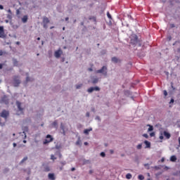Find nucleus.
I'll return each instance as SVG.
<instances>
[{
	"label": "nucleus",
	"instance_id": "f257e3e1",
	"mask_svg": "<svg viewBox=\"0 0 180 180\" xmlns=\"http://www.w3.org/2000/svg\"><path fill=\"white\" fill-rule=\"evenodd\" d=\"M130 43L134 46H141V40L136 34H132L130 37Z\"/></svg>",
	"mask_w": 180,
	"mask_h": 180
},
{
	"label": "nucleus",
	"instance_id": "f03ea898",
	"mask_svg": "<svg viewBox=\"0 0 180 180\" xmlns=\"http://www.w3.org/2000/svg\"><path fill=\"white\" fill-rule=\"evenodd\" d=\"M96 73L103 74V75H105V77H106V75H108V67L103 66L101 69L96 70Z\"/></svg>",
	"mask_w": 180,
	"mask_h": 180
},
{
	"label": "nucleus",
	"instance_id": "7ed1b4c3",
	"mask_svg": "<svg viewBox=\"0 0 180 180\" xmlns=\"http://www.w3.org/2000/svg\"><path fill=\"white\" fill-rule=\"evenodd\" d=\"M13 85L14 86H18L20 85V77H19V76L13 77Z\"/></svg>",
	"mask_w": 180,
	"mask_h": 180
},
{
	"label": "nucleus",
	"instance_id": "20e7f679",
	"mask_svg": "<svg viewBox=\"0 0 180 180\" xmlns=\"http://www.w3.org/2000/svg\"><path fill=\"white\" fill-rule=\"evenodd\" d=\"M0 116L1 117H4V119L6 120V119H8V117H9V111L6 110H3Z\"/></svg>",
	"mask_w": 180,
	"mask_h": 180
},
{
	"label": "nucleus",
	"instance_id": "39448f33",
	"mask_svg": "<svg viewBox=\"0 0 180 180\" xmlns=\"http://www.w3.org/2000/svg\"><path fill=\"white\" fill-rule=\"evenodd\" d=\"M0 103H5V105H9V98H8V96H4L1 97L0 100Z\"/></svg>",
	"mask_w": 180,
	"mask_h": 180
},
{
	"label": "nucleus",
	"instance_id": "423d86ee",
	"mask_svg": "<svg viewBox=\"0 0 180 180\" xmlns=\"http://www.w3.org/2000/svg\"><path fill=\"white\" fill-rule=\"evenodd\" d=\"M53 140H54L53 139V136H51V135H50V134H48L46 136V139H45L44 141V144H49V143H51V141H53Z\"/></svg>",
	"mask_w": 180,
	"mask_h": 180
},
{
	"label": "nucleus",
	"instance_id": "0eeeda50",
	"mask_svg": "<svg viewBox=\"0 0 180 180\" xmlns=\"http://www.w3.org/2000/svg\"><path fill=\"white\" fill-rule=\"evenodd\" d=\"M6 37V34H5V30L4 29V26H0V39H5Z\"/></svg>",
	"mask_w": 180,
	"mask_h": 180
},
{
	"label": "nucleus",
	"instance_id": "6e6552de",
	"mask_svg": "<svg viewBox=\"0 0 180 180\" xmlns=\"http://www.w3.org/2000/svg\"><path fill=\"white\" fill-rule=\"evenodd\" d=\"M94 91H101V88L98 86H95V87H90L87 89V92H89V94H92Z\"/></svg>",
	"mask_w": 180,
	"mask_h": 180
},
{
	"label": "nucleus",
	"instance_id": "1a4fd4ad",
	"mask_svg": "<svg viewBox=\"0 0 180 180\" xmlns=\"http://www.w3.org/2000/svg\"><path fill=\"white\" fill-rule=\"evenodd\" d=\"M62 54H63V51H61V49H58L55 51L54 56L56 57V58H60Z\"/></svg>",
	"mask_w": 180,
	"mask_h": 180
},
{
	"label": "nucleus",
	"instance_id": "9d476101",
	"mask_svg": "<svg viewBox=\"0 0 180 180\" xmlns=\"http://www.w3.org/2000/svg\"><path fill=\"white\" fill-rule=\"evenodd\" d=\"M162 134L167 140L171 139V134H169L168 131H164Z\"/></svg>",
	"mask_w": 180,
	"mask_h": 180
},
{
	"label": "nucleus",
	"instance_id": "9b49d317",
	"mask_svg": "<svg viewBox=\"0 0 180 180\" xmlns=\"http://www.w3.org/2000/svg\"><path fill=\"white\" fill-rule=\"evenodd\" d=\"M28 19H29V16H27V15H25L21 18V20L22 23H27Z\"/></svg>",
	"mask_w": 180,
	"mask_h": 180
},
{
	"label": "nucleus",
	"instance_id": "f8f14e48",
	"mask_svg": "<svg viewBox=\"0 0 180 180\" xmlns=\"http://www.w3.org/2000/svg\"><path fill=\"white\" fill-rule=\"evenodd\" d=\"M111 61L112 63H115V64H117V63H120V59L117 58V57H112L111 59Z\"/></svg>",
	"mask_w": 180,
	"mask_h": 180
},
{
	"label": "nucleus",
	"instance_id": "ddd939ff",
	"mask_svg": "<svg viewBox=\"0 0 180 180\" xmlns=\"http://www.w3.org/2000/svg\"><path fill=\"white\" fill-rule=\"evenodd\" d=\"M16 105H17V106H18V108L19 109V111L20 112H22L23 111V108H22V107H21L22 103L20 102H19V101H17L16 102Z\"/></svg>",
	"mask_w": 180,
	"mask_h": 180
},
{
	"label": "nucleus",
	"instance_id": "4468645a",
	"mask_svg": "<svg viewBox=\"0 0 180 180\" xmlns=\"http://www.w3.org/2000/svg\"><path fill=\"white\" fill-rule=\"evenodd\" d=\"M49 179L54 180L56 179V176H54V174L49 173L48 175Z\"/></svg>",
	"mask_w": 180,
	"mask_h": 180
},
{
	"label": "nucleus",
	"instance_id": "2eb2a0df",
	"mask_svg": "<svg viewBox=\"0 0 180 180\" xmlns=\"http://www.w3.org/2000/svg\"><path fill=\"white\" fill-rule=\"evenodd\" d=\"M50 23V20H49V18L45 17L43 18V24Z\"/></svg>",
	"mask_w": 180,
	"mask_h": 180
},
{
	"label": "nucleus",
	"instance_id": "dca6fc26",
	"mask_svg": "<svg viewBox=\"0 0 180 180\" xmlns=\"http://www.w3.org/2000/svg\"><path fill=\"white\" fill-rule=\"evenodd\" d=\"M144 144H146V148H150L151 147V143L148 141H145Z\"/></svg>",
	"mask_w": 180,
	"mask_h": 180
},
{
	"label": "nucleus",
	"instance_id": "f3484780",
	"mask_svg": "<svg viewBox=\"0 0 180 180\" xmlns=\"http://www.w3.org/2000/svg\"><path fill=\"white\" fill-rule=\"evenodd\" d=\"M60 129L63 130V133L64 136L65 135V127L64 126V124L61 123L60 124Z\"/></svg>",
	"mask_w": 180,
	"mask_h": 180
},
{
	"label": "nucleus",
	"instance_id": "a211bd4d",
	"mask_svg": "<svg viewBox=\"0 0 180 180\" xmlns=\"http://www.w3.org/2000/svg\"><path fill=\"white\" fill-rule=\"evenodd\" d=\"M89 131H92V128L84 129V134L88 135L89 134Z\"/></svg>",
	"mask_w": 180,
	"mask_h": 180
},
{
	"label": "nucleus",
	"instance_id": "6ab92c4d",
	"mask_svg": "<svg viewBox=\"0 0 180 180\" xmlns=\"http://www.w3.org/2000/svg\"><path fill=\"white\" fill-rule=\"evenodd\" d=\"M170 161H172V162H175V161H176V156L175 155L171 156Z\"/></svg>",
	"mask_w": 180,
	"mask_h": 180
},
{
	"label": "nucleus",
	"instance_id": "aec40b11",
	"mask_svg": "<svg viewBox=\"0 0 180 180\" xmlns=\"http://www.w3.org/2000/svg\"><path fill=\"white\" fill-rule=\"evenodd\" d=\"M89 20H93V22H96V17L95 16H89Z\"/></svg>",
	"mask_w": 180,
	"mask_h": 180
},
{
	"label": "nucleus",
	"instance_id": "412c9836",
	"mask_svg": "<svg viewBox=\"0 0 180 180\" xmlns=\"http://www.w3.org/2000/svg\"><path fill=\"white\" fill-rule=\"evenodd\" d=\"M98 82H99V79L94 78L92 80V84H98Z\"/></svg>",
	"mask_w": 180,
	"mask_h": 180
},
{
	"label": "nucleus",
	"instance_id": "4be33fe9",
	"mask_svg": "<svg viewBox=\"0 0 180 180\" xmlns=\"http://www.w3.org/2000/svg\"><path fill=\"white\" fill-rule=\"evenodd\" d=\"M148 126H149V128L148 129V131H153V130H154V127H153V125L148 124Z\"/></svg>",
	"mask_w": 180,
	"mask_h": 180
},
{
	"label": "nucleus",
	"instance_id": "5701e85b",
	"mask_svg": "<svg viewBox=\"0 0 180 180\" xmlns=\"http://www.w3.org/2000/svg\"><path fill=\"white\" fill-rule=\"evenodd\" d=\"M127 179H131V174L128 173L126 174Z\"/></svg>",
	"mask_w": 180,
	"mask_h": 180
},
{
	"label": "nucleus",
	"instance_id": "b1692460",
	"mask_svg": "<svg viewBox=\"0 0 180 180\" xmlns=\"http://www.w3.org/2000/svg\"><path fill=\"white\" fill-rule=\"evenodd\" d=\"M107 17L108 18V19L112 20V15H110V13H109V11L107 12Z\"/></svg>",
	"mask_w": 180,
	"mask_h": 180
},
{
	"label": "nucleus",
	"instance_id": "393cba45",
	"mask_svg": "<svg viewBox=\"0 0 180 180\" xmlns=\"http://www.w3.org/2000/svg\"><path fill=\"white\" fill-rule=\"evenodd\" d=\"M76 146H81V139L79 138L76 141Z\"/></svg>",
	"mask_w": 180,
	"mask_h": 180
},
{
	"label": "nucleus",
	"instance_id": "a878e982",
	"mask_svg": "<svg viewBox=\"0 0 180 180\" xmlns=\"http://www.w3.org/2000/svg\"><path fill=\"white\" fill-rule=\"evenodd\" d=\"M159 139H160V140H164V134H162V132H160Z\"/></svg>",
	"mask_w": 180,
	"mask_h": 180
},
{
	"label": "nucleus",
	"instance_id": "bb28decb",
	"mask_svg": "<svg viewBox=\"0 0 180 180\" xmlns=\"http://www.w3.org/2000/svg\"><path fill=\"white\" fill-rule=\"evenodd\" d=\"M138 179L143 180L144 179V176H143L142 174L139 175L138 176Z\"/></svg>",
	"mask_w": 180,
	"mask_h": 180
},
{
	"label": "nucleus",
	"instance_id": "cd10ccee",
	"mask_svg": "<svg viewBox=\"0 0 180 180\" xmlns=\"http://www.w3.org/2000/svg\"><path fill=\"white\" fill-rule=\"evenodd\" d=\"M167 41H171V40H172V37H171V35H168L167 37Z\"/></svg>",
	"mask_w": 180,
	"mask_h": 180
},
{
	"label": "nucleus",
	"instance_id": "c85d7f7f",
	"mask_svg": "<svg viewBox=\"0 0 180 180\" xmlns=\"http://www.w3.org/2000/svg\"><path fill=\"white\" fill-rule=\"evenodd\" d=\"M58 124V123L57 122V121H54V122L52 123V126H53V127H57Z\"/></svg>",
	"mask_w": 180,
	"mask_h": 180
},
{
	"label": "nucleus",
	"instance_id": "c756f323",
	"mask_svg": "<svg viewBox=\"0 0 180 180\" xmlns=\"http://www.w3.org/2000/svg\"><path fill=\"white\" fill-rule=\"evenodd\" d=\"M7 19L12 20V14H8L6 16Z\"/></svg>",
	"mask_w": 180,
	"mask_h": 180
},
{
	"label": "nucleus",
	"instance_id": "7c9ffc66",
	"mask_svg": "<svg viewBox=\"0 0 180 180\" xmlns=\"http://www.w3.org/2000/svg\"><path fill=\"white\" fill-rule=\"evenodd\" d=\"M82 87V84L76 85V89H79Z\"/></svg>",
	"mask_w": 180,
	"mask_h": 180
},
{
	"label": "nucleus",
	"instance_id": "2f4dec72",
	"mask_svg": "<svg viewBox=\"0 0 180 180\" xmlns=\"http://www.w3.org/2000/svg\"><path fill=\"white\" fill-rule=\"evenodd\" d=\"M51 160H53L54 161V160H57V158L54 157V155H51Z\"/></svg>",
	"mask_w": 180,
	"mask_h": 180
},
{
	"label": "nucleus",
	"instance_id": "473e14b6",
	"mask_svg": "<svg viewBox=\"0 0 180 180\" xmlns=\"http://www.w3.org/2000/svg\"><path fill=\"white\" fill-rule=\"evenodd\" d=\"M163 95H165V96H168V92L167 91V90L163 91Z\"/></svg>",
	"mask_w": 180,
	"mask_h": 180
},
{
	"label": "nucleus",
	"instance_id": "72a5a7b5",
	"mask_svg": "<svg viewBox=\"0 0 180 180\" xmlns=\"http://www.w3.org/2000/svg\"><path fill=\"white\" fill-rule=\"evenodd\" d=\"M141 147H142V145L141 144H139L137 146H136V148L138 150H141Z\"/></svg>",
	"mask_w": 180,
	"mask_h": 180
},
{
	"label": "nucleus",
	"instance_id": "f704fd0d",
	"mask_svg": "<svg viewBox=\"0 0 180 180\" xmlns=\"http://www.w3.org/2000/svg\"><path fill=\"white\" fill-rule=\"evenodd\" d=\"M105 155H106V154H105V152H101V157L103 158V157H105Z\"/></svg>",
	"mask_w": 180,
	"mask_h": 180
},
{
	"label": "nucleus",
	"instance_id": "c9c22d12",
	"mask_svg": "<svg viewBox=\"0 0 180 180\" xmlns=\"http://www.w3.org/2000/svg\"><path fill=\"white\" fill-rule=\"evenodd\" d=\"M30 81H32V79H30V77H27V78H26V82H30Z\"/></svg>",
	"mask_w": 180,
	"mask_h": 180
},
{
	"label": "nucleus",
	"instance_id": "e433bc0d",
	"mask_svg": "<svg viewBox=\"0 0 180 180\" xmlns=\"http://www.w3.org/2000/svg\"><path fill=\"white\" fill-rule=\"evenodd\" d=\"M23 130H25V131H29V128L27 127H24Z\"/></svg>",
	"mask_w": 180,
	"mask_h": 180
},
{
	"label": "nucleus",
	"instance_id": "4c0bfd02",
	"mask_svg": "<svg viewBox=\"0 0 180 180\" xmlns=\"http://www.w3.org/2000/svg\"><path fill=\"white\" fill-rule=\"evenodd\" d=\"M150 137H154L155 136V132H151L150 134Z\"/></svg>",
	"mask_w": 180,
	"mask_h": 180
},
{
	"label": "nucleus",
	"instance_id": "58836bf2",
	"mask_svg": "<svg viewBox=\"0 0 180 180\" xmlns=\"http://www.w3.org/2000/svg\"><path fill=\"white\" fill-rule=\"evenodd\" d=\"M27 157L24 158L22 160L21 162H25V161H27Z\"/></svg>",
	"mask_w": 180,
	"mask_h": 180
},
{
	"label": "nucleus",
	"instance_id": "ea45409f",
	"mask_svg": "<svg viewBox=\"0 0 180 180\" xmlns=\"http://www.w3.org/2000/svg\"><path fill=\"white\" fill-rule=\"evenodd\" d=\"M45 171H46V172H49V171H50V167H46L45 168Z\"/></svg>",
	"mask_w": 180,
	"mask_h": 180
},
{
	"label": "nucleus",
	"instance_id": "a19ab883",
	"mask_svg": "<svg viewBox=\"0 0 180 180\" xmlns=\"http://www.w3.org/2000/svg\"><path fill=\"white\" fill-rule=\"evenodd\" d=\"M44 29H47L49 27L47 26V24H43Z\"/></svg>",
	"mask_w": 180,
	"mask_h": 180
},
{
	"label": "nucleus",
	"instance_id": "79ce46f5",
	"mask_svg": "<svg viewBox=\"0 0 180 180\" xmlns=\"http://www.w3.org/2000/svg\"><path fill=\"white\" fill-rule=\"evenodd\" d=\"M171 29H174L175 27V24H170Z\"/></svg>",
	"mask_w": 180,
	"mask_h": 180
},
{
	"label": "nucleus",
	"instance_id": "37998d69",
	"mask_svg": "<svg viewBox=\"0 0 180 180\" xmlns=\"http://www.w3.org/2000/svg\"><path fill=\"white\" fill-rule=\"evenodd\" d=\"M20 11L19 9L16 10V15H20Z\"/></svg>",
	"mask_w": 180,
	"mask_h": 180
},
{
	"label": "nucleus",
	"instance_id": "c03bdc74",
	"mask_svg": "<svg viewBox=\"0 0 180 180\" xmlns=\"http://www.w3.org/2000/svg\"><path fill=\"white\" fill-rule=\"evenodd\" d=\"M143 136L145 137V139H147L148 137V134H144Z\"/></svg>",
	"mask_w": 180,
	"mask_h": 180
},
{
	"label": "nucleus",
	"instance_id": "a18cd8bd",
	"mask_svg": "<svg viewBox=\"0 0 180 180\" xmlns=\"http://www.w3.org/2000/svg\"><path fill=\"white\" fill-rule=\"evenodd\" d=\"M174 102H175V101L174 100V98H172V99L170 100L169 103H174Z\"/></svg>",
	"mask_w": 180,
	"mask_h": 180
},
{
	"label": "nucleus",
	"instance_id": "49530a36",
	"mask_svg": "<svg viewBox=\"0 0 180 180\" xmlns=\"http://www.w3.org/2000/svg\"><path fill=\"white\" fill-rule=\"evenodd\" d=\"M8 13L9 14L12 15V11H11V9H8Z\"/></svg>",
	"mask_w": 180,
	"mask_h": 180
},
{
	"label": "nucleus",
	"instance_id": "de8ad7c7",
	"mask_svg": "<svg viewBox=\"0 0 180 180\" xmlns=\"http://www.w3.org/2000/svg\"><path fill=\"white\" fill-rule=\"evenodd\" d=\"M13 63H14V65H16V63H18V61L15 59H14Z\"/></svg>",
	"mask_w": 180,
	"mask_h": 180
},
{
	"label": "nucleus",
	"instance_id": "09e8293b",
	"mask_svg": "<svg viewBox=\"0 0 180 180\" xmlns=\"http://www.w3.org/2000/svg\"><path fill=\"white\" fill-rule=\"evenodd\" d=\"M0 9H1V11H2L4 9V6H2V4H0Z\"/></svg>",
	"mask_w": 180,
	"mask_h": 180
},
{
	"label": "nucleus",
	"instance_id": "8fccbe9b",
	"mask_svg": "<svg viewBox=\"0 0 180 180\" xmlns=\"http://www.w3.org/2000/svg\"><path fill=\"white\" fill-rule=\"evenodd\" d=\"M4 52L2 51H0V56H4Z\"/></svg>",
	"mask_w": 180,
	"mask_h": 180
},
{
	"label": "nucleus",
	"instance_id": "3c124183",
	"mask_svg": "<svg viewBox=\"0 0 180 180\" xmlns=\"http://www.w3.org/2000/svg\"><path fill=\"white\" fill-rule=\"evenodd\" d=\"M70 20V18H68V17H66V18H65V22H68V20Z\"/></svg>",
	"mask_w": 180,
	"mask_h": 180
},
{
	"label": "nucleus",
	"instance_id": "603ef678",
	"mask_svg": "<svg viewBox=\"0 0 180 180\" xmlns=\"http://www.w3.org/2000/svg\"><path fill=\"white\" fill-rule=\"evenodd\" d=\"M129 19H131V20H133V17H131V15H128Z\"/></svg>",
	"mask_w": 180,
	"mask_h": 180
},
{
	"label": "nucleus",
	"instance_id": "864d4df0",
	"mask_svg": "<svg viewBox=\"0 0 180 180\" xmlns=\"http://www.w3.org/2000/svg\"><path fill=\"white\" fill-rule=\"evenodd\" d=\"M171 85H172V89H175V87H174V84H173V83H172V84H171Z\"/></svg>",
	"mask_w": 180,
	"mask_h": 180
},
{
	"label": "nucleus",
	"instance_id": "5fc2aeb1",
	"mask_svg": "<svg viewBox=\"0 0 180 180\" xmlns=\"http://www.w3.org/2000/svg\"><path fill=\"white\" fill-rule=\"evenodd\" d=\"M6 44H8V45L11 44V41H8V42L6 41Z\"/></svg>",
	"mask_w": 180,
	"mask_h": 180
},
{
	"label": "nucleus",
	"instance_id": "6e6d98bb",
	"mask_svg": "<svg viewBox=\"0 0 180 180\" xmlns=\"http://www.w3.org/2000/svg\"><path fill=\"white\" fill-rule=\"evenodd\" d=\"M60 164H61L62 165H65V162H61Z\"/></svg>",
	"mask_w": 180,
	"mask_h": 180
},
{
	"label": "nucleus",
	"instance_id": "4d7b16f0",
	"mask_svg": "<svg viewBox=\"0 0 180 180\" xmlns=\"http://www.w3.org/2000/svg\"><path fill=\"white\" fill-rule=\"evenodd\" d=\"M71 171H72V172L75 171V167H72V168L71 169Z\"/></svg>",
	"mask_w": 180,
	"mask_h": 180
},
{
	"label": "nucleus",
	"instance_id": "13d9d810",
	"mask_svg": "<svg viewBox=\"0 0 180 180\" xmlns=\"http://www.w3.org/2000/svg\"><path fill=\"white\" fill-rule=\"evenodd\" d=\"M86 116L87 117H89V112H86Z\"/></svg>",
	"mask_w": 180,
	"mask_h": 180
},
{
	"label": "nucleus",
	"instance_id": "bf43d9fd",
	"mask_svg": "<svg viewBox=\"0 0 180 180\" xmlns=\"http://www.w3.org/2000/svg\"><path fill=\"white\" fill-rule=\"evenodd\" d=\"M110 154H113V153H114L113 150H110Z\"/></svg>",
	"mask_w": 180,
	"mask_h": 180
},
{
	"label": "nucleus",
	"instance_id": "052dcab7",
	"mask_svg": "<svg viewBox=\"0 0 180 180\" xmlns=\"http://www.w3.org/2000/svg\"><path fill=\"white\" fill-rule=\"evenodd\" d=\"M3 65L0 63V70H2Z\"/></svg>",
	"mask_w": 180,
	"mask_h": 180
},
{
	"label": "nucleus",
	"instance_id": "680f3d73",
	"mask_svg": "<svg viewBox=\"0 0 180 180\" xmlns=\"http://www.w3.org/2000/svg\"><path fill=\"white\" fill-rule=\"evenodd\" d=\"M13 147H16L17 144L13 143Z\"/></svg>",
	"mask_w": 180,
	"mask_h": 180
},
{
	"label": "nucleus",
	"instance_id": "e2e57ef3",
	"mask_svg": "<svg viewBox=\"0 0 180 180\" xmlns=\"http://www.w3.org/2000/svg\"><path fill=\"white\" fill-rule=\"evenodd\" d=\"M81 26H84V22H80Z\"/></svg>",
	"mask_w": 180,
	"mask_h": 180
},
{
	"label": "nucleus",
	"instance_id": "0e129e2a",
	"mask_svg": "<svg viewBox=\"0 0 180 180\" xmlns=\"http://www.w3.org/2000/svg\"><path fill=\"white\" fill-rule=\"evenodd\" d=\"M84 146H88V142H84Z\"/></svg>",
	"mask_w": 180,
	"mask_h": 180
},
{
	"label": "nucleus",
	"instance_id": "69168bd1",
	"mask_svg": "<svg viewBox=\"0 0 180 180\" xmlns=\"http://www.w3.org/2000/svg\"><path fill=\"white\" fill-rule=\"evenodd\" d=\"M179 147H180V137L179 138Z\"/></svg>",
	"mask_w": 180,
	"mask_h": 180
},
{
	"label": "nucleus",
	"instance_id": "338daca9",
	"mask_svg": "<svg viewBox=\"0 0 180 180\" xmlns=\"http://www.w3.org/2000/svg\"><path fill=\"white\" fill-rule=\"evenodd\" d=\"M178 19H180V15H177Z\"/></svg>",
	"mask_w": 180,
	"mask_h": 180
},
{
	"label": "nucleus",
	"instance_id": "774afa93",
	"mask_svg": "<svg viewBox=\"0 0 180 180\" xmlns=\"http://www.w3.org/2000/svg\"><path fill=\"white\" fill-rule=\"evenodd\" d=\"M89 71H92V68H89Z\"/></svg>",
	"mask_w": 180,
	"mask_h": 180
}]
</instances>
